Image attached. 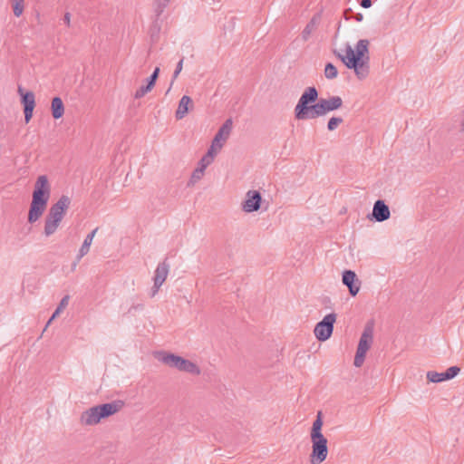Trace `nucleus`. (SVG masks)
<instances>
[{
	"mask_svg": "<svg viewBox=\"0 0 464 464\" xmlns=\"http://www.w3.org/2000/svg\"><path fill=\"white\" fill-rule=\"evenodd\" d=\"M391 211L389 206L382 199H378L373 204L371 219L376 222H383L389 219Z\"/></svg>",
	"mask_w": 464,
	"mask_h": 464,
	"instance_id": "12",
	"label": "nucleus"
},
{
	"mask_svg": "<svg viewBox=\"0 0 464 464\" xmlns=\"http://www.w3.org/2000/svg\"><path fill=\"white\" fill-rule=\"evenodd\" d=\"M14 16L20 17L24 10V0H11Z\"/></svg>",
	"mask_w": 464,
	"mask_h": 464,
	"instance_id": "25",
	"label": "nucleus"
},
{
	"mask_svg": "<svg viewBox=\"0 0 464 464\" xmlns=\"http://www.w3.org/2000/svg\"><path fill=\"white\" fill-rule=\"evenodd\" d=\"M214 160H212L211 158L204 155L202 157V159L200 160L199 161V166L198 168L202 169L203 170H205L207 169V167L208 165H210L212 162H213Z\"/></svg>",
	"mask_w": 464,
	"mask_h": 464,
	"instance_id": "31",
	"label": "nucleus"
},
{
	"mask_svg": "<svg viewBox=\"0 0 464 464\" xmlns=\"http://www.w3.org/2000/svg\"><path fill=\"white\" fill-rule=\"evenodd\" d=\"M232 120L227 119L219 128L218 132L216 133L212 142L214 146H217L218 150H221L224 146V143L228 139L231 130H232Z\"/></svg>",
	"mask_w": 464,
	"mask_h": 464,
	"instance_id": "13",
	"label": "nucleus"
},
{
	"mask_svg": "<svg viewBox=\"0 0 464 464\" xmlns=\"http://www.w3.org/2000/svg\"><path fill=\"white\" fill-rule=\"evenodd\" d=\"M318 91L315 87H307L298 100L295 107V117L298 121H307L314 119L315 102H318Z\"/></svg>",
	"mask_w": 464,
	"mask_h": 464,
	"instance_id": "3",
	"label": "nucleus"
},
{
	"mask_svg": "<svg viewBox=\"0 0 464 464\" xmlns=\"http://www.w3.org/2000/svg\"><path fill=\"white\" fill-rule=\"evenodd\" d=\"M219 150H218L217 146H214V143L212 142L211 146L208 150V152H207L206 156H208V157L211 158L212 160H214L215 156L218 154V152Z\"/></svg>",
	"mask_w": 464,
	"mask_h": 464,
	"instance_id": "33",
	"label": "nucleus"
},
{
	"mask_svg": "<svg viewBox=\"0 0 464 464\" xmlns=\"http://www.w3.org/2000/svg\"><path fill=\"white\" fill-rule=\"evenodd\" d=\"M204 172H205V170H203L202 169L198 167L192 172L189 183L194 184V183L198 182V180H200L204 175Z\"/></svg>",
	"mask_w": 464,
	"mask_h": 464,
	"instance_id": "30",
	"label": "nucleus"
},
{
	"mask_svg": "<svg viewBox=\"0 0 464 464\" xmlns=\"http://www.w3.org/2000/svg\"><path fill=\"white\" fill-rule=\"evenodd\" d=\"M312 452L309 457L311 464L323 463L328 455L327 439L324 436L312 437Z\"/></svg>",
	"mask_w": 464,
	"mask_h": 464,
	"instance_id": "7",
	"label": "nucleus"
},
{
	"mask_svg": "<svg viewBox=\"0 0 464 464\" xmlns=\"http://www.w3.org/2000/svg\"><path fill=\"white\" fill-rule=\"evenodd\" d=\"M17 92L21 95V102L24 105V121L28 123L33 117L35 107L34 93L31 91L24 92L21 86L18 87Z\"/></svg>",
	"mask_w": 464,
	"mask_h": 464,
	"instance_id": "10",
	"label": "nucleus"
},
{
	"mask_svg": "<svg viewBox=\"0 0 464 464\" xmlns=\"http://www.w3.org/2000/svg\"><path fill=\"white\" fill-rule=\"evenodd\" d=\"M372 5V0H360V5L363 8H370Z\"/></svg>",
	"mask_w": 464,
	"mask_h": 464,
	"instance_id": "37",
	"label": "nucleus"
},
{
	"mask_svg": "<svg viewBox=\"0 0 464 464\" xmlns=\"http://www.w3.org/2000/svg\"><path fill=\"white\" fill-rule=\"evenodd\" d=\"M137 308H142V305H141V304H139V305H132V306L130 307V311L131 309H137Z\"/></svg>",
	"mask_w": 464,
	"mask_h": 464,
	"instance_id": "41",
	"label": "nucleus"
},
{
	"mask_svg": "<svg viewBox=\"0 0 464 464\" xmlns=\"http://www.w3.org/2000/svg\"><path fill=\"white\" fill-rule=\"evenodd\" d=\"M68 303H69V295L63 296L62 298L60 304L57 306L58 311L62 312V310L64 309L68 305Z\"/></svg>",
	"mask_w": 464,
	"mask_h": 464,
	"instance_id": "34",
	"label": "nucleus"
},
{
	"mask_svg": "<svg viewBox=\"0 0 464 464\" xmlns=\"http://www.w3.org/2000/svg\"><path fill=\"white\" fill-rule=\"evenodd\" d=\"M427 379L430 382H440L443 381H448L447 378L444 376V372H437L434 371H430L427 372Z\"/></svg>",
	"mask_w": 464,
	"mask_h": 464,
	"instance_id": "26",
	"label": "nucleus"
},
{
	"mask_svg": "<svg viewBox=\"0 0 464 464\" xmlns=\"http://www.w3.org/2000/svg\"><path fill=\"white\" fill-rule=\"evenodd\" d=\"M158 359L162 363L169 367L176 368L180 372H188L194 375L200 374V369L196 363L174 353L160 352L158 353Z\"/></svg>",
	"mask_w": 464,
	"mask_h": 464,
	"instance_id": "5",
	"label": "nucleus"
},
{
	"mask_svg": "<svg viewBox=\"0 0 464 464\" xmlns=\"http://www.w3.org/2000/svg\"><path fill=\"white\" fill-rule=\"evenodd\" d=\"M353 18L357 21V22H362L363 20V14H361V13H357L353 15Z\"/></svg>",
	"mask_w": 464,
	"mask_h": 464,
	"instance_id": "40",
	"label": "nucleus"
},
{
	"mask_svg": "<svg viewBox=\"0 0 464 464\" xmlns=\"http://www.w3.org/2000/svg\"><path fill=\"white\" fill-rule=\"evenodd\" d=\"M98 230V227L94 228L91 233H89L83 240V243L79 250L77 255V261H80L90 250V246L92 245V239Z\"/></svg>",
	"mask_w": 464,
	"mask_h": 464,
	"instance_id": "21",
	"label": "nucleus"
},
{
	"mask_svg": "<svg viewBox=\"0 0 464 464\" xmlns=\"http://www.w3.org/2000/svg\"><path fill=\"white\" fill-rule=\"evenodd\" d=\"M459 372H460V368L459 367H458V366H451V367L448 368L446 370V372H444V376L447 378V380H451L455 376H457Z\"/></svg>",
	"mask_w": 464,
	"mask_h": 464,
	"instance_id": "29",
	"label": "nucleus"
},
{
	"mask_svg": "<svg viewBox=\"0 0 464 464\" xmlns=\"http://www.w3.org/2000/svg\"><path fill=\"white\" fill-rule=\"evenodd\" d=\"M160 286H161L160 285H159V284L157 285V284L153 283V286L150 291V297H154L158 294Z\"/></svg>",
	"mask_w": 464,
	"mask_h": 464,
	"instance_id": "35",
	"label": "nucleus"
},
{
	"mask_svg": "<svg viewBox=\"0 0 464 464\" xmlns=\"http://www.w3.org/2000/svg\"><path fill=\"white\" fill-rule=\"evenodd\" d=\"M344 17H345V19H347V20H348V19H350V18H352V17H353V10H352L351 8L346 9V10L344 11Z\"/></svg>",
	"mask_w": 464,
	"mask_h": 464,
	"instance_id": "38",
	"label": "nucleus"
},
{
	"mask_svg": "<svg viewBox=\"0 0 464 464\" xmlns=\"http://www.w3.org/2000/svg\"><path fill=\"white\" fill-rule=\"evenodd\" d=\"M262 196L257 190H248L241 204L242 210L246 213L257 211L261 207Z\"/></svg>",
	"mask_w": 464,
	"mask_h": 464,
	"instance_id": "11",
	"label": "nucleus"
},
{
	"mask_svg": "<svg viewBox=\"0 0 464 464\" xmlns=\"http://www.w3.org/2000/svg\"><path fill=\"white\" fill-rule=\"evenodd\" d=\"M343 121L341 117H332L328 121L327 129L329 131L334 130Z\"/></svg>",
	"mask_w": 464,
	"mask_h": 464,
	"instance_id": "28",
	"label": "nucleus"
},
{
	"mask_svg": "<svg viewBox=\"0 0 464 464\" xmlns=\"http://www.w3.org/2000/svg\"><path fill=\"white\" fill-rule=\"evenodd\" d=\"M169 264L167 262V259H165L157 266L154 272L153 283L162 285L169 275Z\"/></svg>",
	"mask_w": 464,
	"mask_h": 464,
	"instance_id": "18",
	"label": "nucleus"
},
{
	"mask_svg": "<svg viewBox=\"0 0 464 464\" xmlns=\"http://www.w3.org/2000/svg\"><path fill=\"white\" fill-rule=\"evenodd\" d=\"M373 341V324L367 323L360 337L353 364L355 367H361L364 362L366 353L370 349Z\"/></svg>",
	"mask_w": 464,
	"mask_h": 464,
	"instance_id": "6",
	"label": "nucleus"
},
{
	"mask_svg": "<svg viewBox=\"0 0 464 464\" xmlns=\"http://www.w3.org/2000/svg\"><path fill=\"white\" fill-rule=\"evenodd\" d=\"M192 104H193V102L189 96H188V95L182 96L179 102V106H178V109L175 113L177 120L183 119L186 116V114L188 112L189 106L192 107Z\"/></svg>",
	"mask_w": 464,
	"mask_h": 464,
	"instance_id": "20",
	"label": "nucleus"
},
{
	"mask_svg": "<svg viewBox=\"0 0 464 464\" xmlns=\"http://www.w3.org/2000/svg\"><path fill=\"white\" fill-rule=\"evenodd\" d=\"M321 20V15L319 14H314L311 20L307 23L305 27L301 33V38L304 42L309 40L311 34L317 29Z\"/></svg>",
	"mask_w": 464,
	"mask_h": 464,
	"instance_id": "19",
	"label": "nucleus"
},
{
	"mask_svg": "<svg viewBox=\"0 0 464 464\" xmlns=\"http://www.w3.org/2000/svg\"><path fill=\"white\" fill-rule=\"evenodd\" d=\"M49 198L50 186L48 179L45 175H41L35 182L34 190L33 192V198L28 213L29 223L33 224L41 218L46 208Z\"/></svg>",
	"mask_w": 464,
	"mask_h": 464,
	"instance_id": "2",
	"label": "nucleus"
},
{
	"mask_svg": "<svg viewBox=\"0 0 464 464\" xmlns=\"http://www.w3.org/2000/svg\"><path fill=\"white\" fill-rule=\"evenodd\" d=\"M78 262H79V261H77V260H76V261L73 263V265H72V268H74V267L77 266Z\"/></svg>",
	"mask_w": 464,
	"mask_h": 464,
	"instance_id": "42",
	"label": "nucleus"
},
{
	"mask_svg": "<svg viewBox=\"0 0 464 464\" xmlns=\"http://www.w3.org/2000/svg\"><path fill=\"white\" fill-rule=\"evenodd\" d=\"M170 0H154L153 1V12L157 18H159L164 12L165 8L169 5Z\"/></svg>",
	"mask_w": 464,
	"mask_h": 464,
	"instance_id": "24",
	"label": "nucleus"
},
{
	"mask_svg": "<svg viewBox=\"0 0 464 464\" xmlns=\"http://www.w3.org/2000/svg\"><path fill=\"white\" fill-rule=\"evenodd\" d=\"M61 313V311H58V309L56 308V310L54 311V313L53 314V315L51 316V318L49 319V321L47 322L46 324V327L51 324V322Z\"/></svg>",
	"mask_w": 464,
	"mask_h": 464,
	"instance_id": "39",
	"label": "nucleus"
},
{
	"mask_svg": "<svg viewBox=\"0 0 464 464\" xmlns=\"http://www.w3.org/2000/svg\"><path fill=\"white\" fill-rule=\"evenodd\" d=\"M316 108L314 109V119L323 117L328 112L340 109L343 106V100L340 96H330L327 99L320 98L315 102Z\"/></svg>",
	"mask_w": 464,
	"mask_h": 464,
	"instance_id": "8",
	"label": "nucleus"
},
{
	"mask_svg": "<svg viewBox=\"0 0 464 464\" xmlns=\"http://www.w3.org/2000/svg\"><path fill=\"white\" fill-rule=\"evenodd\" d=\"M63 21L66 24V26L70 27L71 26V14L68 12L65 13L63 15Z\"/></svg>",
	"mask_w": 464,
	"mask_h": 464,
	"instance_id": "36",
	"label": "nucleus"
},
{
	"mask_svg": "<svg viewBox=\"0 0 464 464\" xmlns=\"http://www.w3.org/2000/svg\"><path fill=\"white\" fill-rule=\"evenodd\" d=\"M343 284L346 285L349 289V293L352 296H355L359 290L361 282L357 278L356 274L352 270H345L343 273Z\"/></svg>",
	"mask_w": 464,
	"mask_h": 464,
	"instance_id": "14",
	"label": "nucleus"
},
{
	"mask_svg": "<svg viewBox=\"0 0 464 464\" xmlns=\"http://www.w3.org/2000/svg\"><path fill=\"white\" fill-rule=\"evenodd\" d=\"M102 418L99 414V410L97 406L92 407L86 411H84L81 417L80 422L82 425L92 426L96 425L101 421Z\"/></svg>",
	"mask_w": 464,
	"mask_h": 464,
	"instance_id": "17",
	"label": "nucleus"
},
{
	"mask_svg": "<svg viewBox=\"0 0 464 464\" xmlns=\"http://www.w3.org/2000/svg\"><path fill=\"white\" fill-rule=\"evenodd\" d=\"M322 427H323V420L321 417V412H319L316 417V420L313 423L310 437L312 438V437L324 436V434L322 433Z\"/></svg>",
	"mask_w": 464,
	"mask_h": 464,
	"instance_id": "23",
	"label": "nucleus"
},
{
	"mask_svg": "<svg viewBox=\"0 0 464 464\" xmlns=\"http://www.w3.org/2000/svg\"><path fill=\"white\" fill-rule=\"evenodd\" d=\"M338 75L337 68L331 63H326L324 67V76L328 80L335 79Z\"/></svg>",
	"mask_w": 464,
	"mask_h": 464,
	"instance_id": "27",
	"label": "nucleus"
},
{
	"mask_svg": "<svg viewBox=\"0 0 464 464\" xmlns=\"http://www.w3.org/2000/svg\"><path fill=\"white\" fill-rule=\"evenodd\" d=\"M124 406V402L121 400H116L109 403L97 405L99 414L102 419L110 417L117 413Z\"/></svg>",
	"mask_w": 464,
	"mask_h": 464,
	"instance_id": "16",
	"label": "nucleus"
},
{
	"mask_svg": "<svg viewBox=\"0 0 464 464\" xmlns=\"http://www.w3.org/2000/svg\"><path fill=\"white\" fill-rule=\"evenodd\" d=\"M69 197L63 195L49 209L45 218L44 233L50 237L55 233L70 206Z\"/></svg>",
	"mask_w": 464,
	"mask_h": 464,
	"instance_id": "4",
	"label": "nucleus"
},
{
	"mask_svg": "<svg viewBox=\"0 0 464 464\" xmlns=\"http://www.w3.org/2000/svg\"><path fill=\"white\" fill-rule=\"evenodd\" d=\"M160 69V67H156L153 71V72L150 74L149 78H147V83L146 85H141L134 93L135 99H140L144 97L148 92H150L153 87L155 86V83L157 82V79L159 78Z\"/></svg>",
	"mask_w": 464,
	"mask_h": 464,
	"instance_id": "15",
	"label": "nucleus"
},
{
	"mask_svg": "<svg viewBox=\"0 0 464 464\" xmlns=\"http://www.w3.org/2000/svg\"><path fill=\"white\" fill-rule=\"evenodd\" d=\"M335 321L336 314L334 313L326 314L314 327V333L315 337L322 342L328 340L333 334Z\"/></svg>",
	"mask_w": 464,
	"mask_h": 464,
	"instance_id": "9",
	"label": "nucleus"
},
{
	"mask_svg": "<svg viewBox=\"0 0 464 464\" xmlns=\"http://www.w3.org/2000/svg\"><path fill=\"white\" fill-rule=\"evenodd\" d=\"M183 62H184V58H181L179 60V62L177 63V66H176V69L173 72V76H172V81H171V84L173 83L174 80L177 79V77L179 76V74L180 73V72L182 71V68H183Z\"/></svg>",
	"mask_w": 464,
	"mask_h": 464,
	"instance_id": "32",
	"label": "nucleus"
},
{
	"mask_svg": "<svg viewBox=\"0 0 464 464\" xmlns=\"http://www.w3.org/2000/svg\"><path fill=\"white\" fill-rule=\"evenodd\" d=\"M369 41L366 39H361L357 42L355 49L352 46L347 45L346 55L343 56L338 54V57L349 69H353L357 78L363 80L369 75L370 65L368 55Z\"/></svg>",
	"mask_w": 464,
	"mask_h": 464,
	"instance_id": "1",
	"label": "nucleus"
},
{
	"mask_svg": "<svg viewBox=\"0 0 464 464\" xmlns=\"http://www.w3.org/2000/svg\"><path fill=\"white\" fill-rule=\"evenodd\" d=\"M51 110L53 119L58 120L63 117L64 113V105L60 97H54L52 100Z\"/></svg>",
	"mask_w": 464,
	"mask_h": 464,
	"instance_id": "22",
	"label": "nucleus"
}]
</instances>
